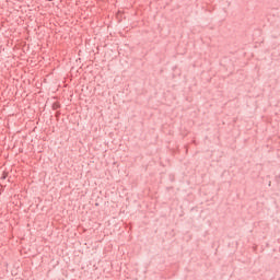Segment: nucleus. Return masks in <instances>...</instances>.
<instances>
[{
    "label": "nucleus",
    "instance_id": "obj_1",
    "mask_svg": "<svg viewBox=\"0 0 280 280\" xmlns=\"http://www.w3.org/2000/svg\"><path fill=\"white\" fill-rule=\"evenodd\" d=\"M60 108V103L56 102L52 104V110H58Z\"/></svg>",
    "mask_w": 280,
    "mask_h": 280
},
{
    "label": "nucleus",
    "instance_id": "obj_2",
    "mask_svg": "<svg viewBox=\"0 0 280 280\" xmlns=\"http://www.w3.org/2000/svg\"><path fill=\"white\" fill-rule=\"evenodd\" d=\"M56 117H57V118L60 117V112H57V113H56Z\"/></svg>",
    "mask_w": 280,
    "mask_h": 280
},
{
    "label": "nucleus",
    "instance_id": "obj_3",
    "mask_svg": "<svg viewBox=\"0 0 280 280\" xmlns=\"http://www.w3.org/2000/svg\"><path fill=\"white\" fill-rule=\"evenodd\" d=\"M47 1H54V0H47Z\"/></svg>",
    "mask_w": 280,
    "mask_h": 280
}]
</instances>
